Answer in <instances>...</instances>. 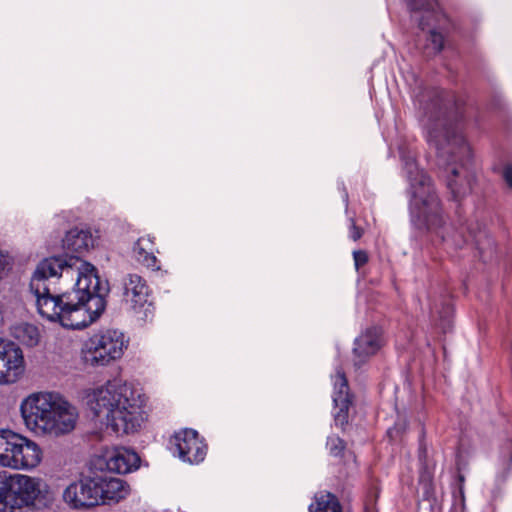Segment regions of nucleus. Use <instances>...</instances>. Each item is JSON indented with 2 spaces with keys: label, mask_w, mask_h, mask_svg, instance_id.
I'll use <instances>...</instances> for the list:
<instances>
[{
  "label": "nucleus",
  "mask_w": 512,
  "mask_h": 512,
  "mask_svg": "<svg viewBox=\"0 0 512 512\" xmlns=\"http://www.w3.org/2000/svg\"><path fill=\"white\" fill-rule=\"evenodd\" d=\"M38 313L63 327L83 329L106 307L107 284L95 267L76 256L49 257L38 263L30 280Z\"/></svg>",
  "instance_id": "f257e3e1"
},
{
  "label": "nucleus",
  "mask_w": 512,
  "mask_h": 512,
  "mask_svg": "<svg viewBox=\"0 0 512 512\" xmlns=\"http://www.w3.org/2000/svg\"><path fill=\"white\" fill-rule=\"evenodd\" d=\"M414 103L422 113L427 141L440 158L454 163L447 176V188L452 198L459 200L472 188L474 172L471 168V149L455 120L458 106L454 97L439 89L418 88Z\"/></svg>",
  "instance_id": "f03ea898"
},
{
  "label": "nucleus",
  "mask_w": 512,
  "mask_h": 512,
  "mask_svg": "<svg viewBox=\"0 0 512 512\" xmlns=\"http://www.w3.org/2000/svg\"><path fill=\"white\" fill-rule=\"evenodd\" d=\"M88 405L94 415L118 434L137 431L144 421V398L131 384L115 378L93 390Z\"/></svg>",
  "instance_id": "7ed1b4c3"
},
{
  "label": "nucleus",
  "mask_w": 512,
  "mask_h": 512,
  "mask_svg": "<svg viewBox=\"0 0 512 512\" xmlns=\"http://www.w3.org/2000/svg\"><path fill=\"white\" fill-rule=\"evenodd\" d=\"M20 410L27 428L37 434H68L78 419L77 409L56 392L32 393L22 401Z\"/></svg>",
  "instance_id": "20e7f679"
},
{
  "label": "nucleus",
  "mask_w": 512,
  "mask_h": 512,
  "mask_svg": "<svg viewBox=\"0 0 512 512\" xmlns=\"http://www.w3.org/2000/svg\"><path fill=\"white\" fill-rule=\"evenodd\" d=\"M402 161L409 182L412 221L420 229L438 231L445 220L442 204L431 178L419 170L414 157L402 154Z\"/></svg>",
  "instance_id": "39448f33"
},
{
  "label": "nucleus",
  "mask_w": 512,
  "mask_h": 512,
  "mask_svg": "<svg viewBox=\"0 0 512 512\" xmlns=\"http://www.w3.org/2000/svg\"><path fill=\"white\" fill-rule=\"evenodd\" d=\"M47 494L48 486L40 478L0 472V501L4 505V512H11L15 507L42 504Z\"/></svg>",
  "instance_id": "423d86ee"
},
{
  "label": "nucleus",
  "mask_w": 512,
  "mask_h": 512,
  "mask_svg": "<svg viewBox=\"0 0 512 512\" xmlns=\"http://www.w3.org/2000/svg\"><path fill=\"white\" fill-rule=\"evenodd\" d=\"M40 446L11 430H0V466L14 470H31L42 460Z\"/></svg>",
  "instance_id": "0eeeda50"
},
{
  "label": "nucleus",
  "mask_w": 512,
  "mask_h": 512,
  "mask_svg": "<svg viewBox=\"0 0 512 512\" xmlns=\"http://www.w3.org/2000/svg\"><path fill=\"white\" fill-rule=\"evenodd\" d=\"M128 339L117 329H106L92 335L83 345V361L93 367L107 366L122 357Z\"/></svg>",
  "instance_id": "6e6552de"
},
{
  "label": "nucleus",
  "mask_w": 512,
  "mask_h": 512,
  "mask_svg": "<svg viewBox=\"0 0 512 512\" xmlns=\"http://www.w3.org/2000/svg\"><path fill=\"white\" fill-rule=\"evenodd\" d=\"M123 300L140 321H148L153 316L152 303L148 301L149 287L140 275L127 274L122 280Z\"/></svg>",
  "instance_id": "1a4fd4ad"
},
{
  "label": "nucleus",
  "mask_w": 512,
  "mask_h": 512,
  "mask_svg": "<svg viewBox=\"0 0 512 512\" xmlns=\"http://www.w3.org/2000/svg\"><path fill=\"white\" fill-rule=\"evenodd\" d=\"M24 371L22 349L14 342L0 338V384L17 382Z\"/></svg>",
  "instance_id": "9d476101"
},
{
  "label": "nucleus",
  "mask_w": 512,
  "mask_h": 512,
  "mask_svg": "<svg viewBox=\"0 0 512 512\" xmlns=\"http://www.w3.org/2000/svg\"><path fill=\"white\" fill-rule=\"evenodd\" d=\"M98 475L85 477L68 485L63 492V500L71 508L81 509L99 505Z\"/></svg>",
  "instance_id": "9b49d317"
},
{
  "label": "nucleus",
  "mask_w": 512,
  "mask_h": 512,
  "mask_svg": "<svg viewBox=\"0 0 512 512\" xmlns=\"http://www.w3.org/2000/svg\"><path fill=\"white\" fill-rule=\"evenodd\" d=\"M171 444L174 446V453H177L182 461L190 464L202 462L207 454V445L193 429H184L175 433Z\"/></svg>",
  "instance_id": "f8f14e48"
},
{
  "label": "nucleus",
  "mask_w": 512,
  "mask_h": 512,
  "mask_svg": "<svg viewBox=\"0 0 512 512\" xmlns=\"http://www.w3.org/2000/svg\"><path fill=\"white\" fill-rule=\"evenodd\" d=\"M333 402L338 408L334 414L335 424L343 427L348 423V411L352 401L345 373L340 368L334 376Z\"/></svg>",
  "instance_id": "ddd939ff"
},
{
  "label": "nucleus",
  "mask_w": 512,
  "mask_h": 512,
  "mask_svg": "<svg viewBox=\"0 0 512 512\" xmlns=\"http://www.w3.org/2000/svg\"><path fill=\"white\" fill-rule=\"evenodd\" d=\"M99 504L119 502L129 493V487L125 481L119 478L98 475Z\"/></svg>",
  "instance_id": "4468645a"
},
{
  "label": "nucleus",
  "mask_w": 512,
  "mask_h": 512,
  "mask_svg": "<svg viewBox=\"0 0 512 512\" xmlns=\"http://www.w3.org/2000/svg\"><path fill=\"white\" fill-rule=\"evenodd\" d=\"M140 458L138 454L130 449L115 448L108 456L106 465L108 470L126 474L139 467Z\"/></svg>",
  "instance_id": "2eb2a0df"
},
{
  "label": "nucleus",
  "mask_w": 512,
  "mask_h": 512,
  "mask_svg": "<svg viewBox=\"0 0 512 512\" xmlns=\"http://www.w3.org/2000/svg\"><path fill=\"white\" fill-rule=\"evenodd\" d=\"M94 240L87 230L74 228L63 239V248L70 252L82 253L93 246Z\"/></svg>",
  "instance_id": "dca6fc26"
},
{
  "label": "nucleus",
  "mask_w": 512,
  "mask_h": 512,
  "mask_svg": "<svg viewBox=\"0 0 512 512\" xmlns=\"http://www.w3.org/2000/svg\"><path fill=\"white\" fill-rule=\"evenodd\" d=\"M380 348V337L376 328L368 329L355 340L354 353L358 357H368Z\"/></svg>",
  "instance_id": "f3484780"
},
{
  "label": "nucleus",
  "mask_w": 512,
  "mask_h": 512,
  "mask_svg": "<svg viewBox=\"0 0 512 512\" xmlns=\"http://www.w3.org/2000/svg\"><path fill=\"white\" fill-rule=\"evenodd\" d=\"M133 253L138 262L151 269H159L154 255V242L150 237H141L133 247Z\"/></svg>",
  "instance_id": "a211bd4d"
},
{
  "label": "nucleus",
  "mask_w": 512,
  "mask_h": 512,
  "mask_svg": "<svg viewBox=\"0 0 512 512\" xmlns=\"http://www.w3.org/2000/svg\"><path fill=\"white\" fill-rule=\"evenodd\" d=\"M12 335L26 346L33 347L39 342L38 328L29 323H21L13 327Z\"/></svg>",
  "instance_id": "6ab92c4d"
},
{
  "label": "nucleus",
  "mask_w": 512,
  "mask_h": 512,
  "mask_svg": "<svg viewBox=\"0 0 512 512\" xmlns=\"http://www.w3.org/2000/svg\"><path fill=\"white\" fill-rule=\"evenodd\" d=\"M310 512H341V506L337 498L327 493L316 498L315 504L309 507Z\"/></svg>",
  "instance_id": "aec40b11"
},
{
  "label": "nucleus",
  "mask_w": 512,
  "mask_h": 512,
  "mask_svg": "<svg viewBox=\"0 0 512 512\" xmlns=\"http://www.w3.org/2000/svg\"><path fill=\"white\" fill-rule=\"evenodd\" d=\"M452 315L453 309L449 303L443 304L441 310H438L436 307L432 309V317L443 333L450 331L452 327Z\"/></svg>",
  "instance_id": "412c9836"
},
{
  "label": "nucleus",
  "mask_w": 512,
  "mask_h": 512,
  "mask_svg": "<svg viewBox=\"0 0 512 512\" xmlns=\"http://www.w3.org/2000/svg\"><path fill=\"white\" fill-rule=\"evenodd\" d=\"M437 3L434 0H409V7L414 11H425L427 18L436 16Z\"/></svg>",
  "instance_id": "4be33fe9"
},
{
  "label": "nucleus",
  "mask_w": 512,
  "mask_h": 512,
  "mask_svg": "<svg viewBox=\"0 0 512 512\" xmlns=\"http://www.w3.org/2000/svg\"><path fill=\"white\" fill-rule=\"evenodd\" d=\"M326 447L333 456H340L345 449L344 441L338 436H329L327 438Z\"/></svg>",
  "instance_id": "5701e85b"
},
{
  "label": "nucleus",
  "mask_w": 512,
  "mask_h": 512,
  "mask_svg": "<svg viewBox=\"0 0 512 512\" xmlns=\"http://www.w3.org/2000/svg\"><path fill=\"white\" fill-rule=\"evenodd\" d=\"M428 40L432 44V49L435 52H440L442 50L443 44H444V38H443L442 34L432 30L429 33Z\"/></svg>",
  "instance_id": "b1692460"
},
{
  "label": "nucleus",
  "mask_w": 512,
  "mask_h": 512,
  "mask_svg": "<svg viewBox=\"0 0 512 512\" xmlns=\"http://www.w3.org/2000/svg\"><path fill=\"white\" fill-rule=\"evenodd\" d=\"M468 235L465 236L462 231L459 232L460 236L463 238L462 242L467 243L469 241H474L477 245H480L481 238L484 235L481 231L476 233L474 230H472L470 227L467 228Z\"/></svg>",
  "instance_id": "393cba45"
},
{
  "label": "nucleus",
  "mask_w": 512,
  "mask_h": 512,
  "mask_svg": "<svg viewBox=\"0 0 512 512\" xmlns=\"http://www.w3.org/2000/svg\"><path fill=\"white\" fill-rule=\"evenodd\" d=\"M353 259L355 267L358 270L360 267H362L368 262V255L363 250H356L353 252Z\"/></svg>",
  "instance_id": "a878e982"
},
{
  "label": "nucleus",
  "mask_w": 512,
  "mask_h": 512,
  "mask_svg": "<svg viewBox=\"0 0 512 512\" xmlns=\"http://www.w3.org/2000/svg\"><path fill=\"white\" fill-rule=\"evenodd\" d=\"M363 235V229L358 227L354 220L351 219V225H350V230H349V237L353 240V241H357L359 240Z\"/></svg>",
  "instance_id": "bb28decb"
},
{
  "label": "nucleus",
  "mask_w": 512,
  "mask_h": 512,
  "mask_svg": "<svg viewBox=\"0 0 512 512\" xmlns=\"http://www.w3.org/2000/svg\"><path fill=\"white\" fill-rule=\"evenodd\" d=\"M502 176L509 188L512 189V164H507L504 166Z\"/></svg>",
  "instance_id": "cd10ccee"
},
{
  "label": "nucleus",
  "mask_w": 512,
  "mask_h": 512,
  "mask_svg": "<svg viewBox=\"0 0 512 512\" xmlns=\"http://www.w3.org/2000/svg\"><path fill=\"white\" fill-rule=\"evenodd\" d=\"M10 265L9 257L0 250V279Z\"/></svg>",
  "instance_id": "c85d7f7f"
},
{
  "label": "nucleus",
  "mask_w": 512,
  "mask_h": 512,
  "mask_svg": "<svg viewBox=\"0 0 512 512\" xmlns=\"http://www.w3.org/2000/svg\"><path fill=\"white\" fill-rule=\"evenodd\" d=\"M458 496L460 498V502H461L462 508H464V506H465V495H464V487L462 485H459Z\"/></svg>",
  "instance_id": "c756f323"
},
{
  "label": "nucleus",
  "mask_w": 512,
  "mask_h": 512,
  "mask_svg": "<svg viewBox=\"0 0 512 512\" xmlns=\"http://www.w3.org/2000/svg\"><path fill=\"white\" fill-rule=\"evenodd\" d=\"M419 25H420V27H421V29H422V30H424V29H425V27L429 25V23H428V22H426V17H424V16H423V17L420 19V21H419Z\"/></svg>",
  "instance_id": "7c9ffc66"
},
{
  "label": "nucleus",
  "mask_w": 512,
  "mask_h": 512,
  "mask_svg": "<svg viewBox=\"0 0 512 512\" xmlns=\"http://www.w3.org/2000/svg\"><path fill=\"white\" fill-rule=\"evenodd\" d=\"M458 480H459V482H460V485H462V486H463V483H464V476H463V475H461V474H460V475H458Z\"/></svg>",
  "instance_id": "2f4dec72"
},
{
  "label": "nucleus",
  "mask_w": 512,
  "mask_h": 512,
  "mask_svg": "<svg viewBox=\"0 0 512 512\" xmlns=\"http://www.w3.org/2000/svg\"><path fill=\"white\" fill-rule=\"evenodd\" d=\"M0 512H4V505L2 504L1 501H0Z\"/></svg>",
  "instance_id": "473e14b6"
},
{
  "label": "nucleus",
  "mask_w": 512,
  "mask_h": 512,
  "mask_svg": "<svg viewBox=\"0 0 512 512\" xmlns=\"http://www.w3.org/2000/svg\"><path fill=\"white\" fill-rule=\"evenodd\" d=\"M511 461H512V453H511Z\"/></svg>",
  "instance_id": "72a5a7b5"
}]
</instances>
